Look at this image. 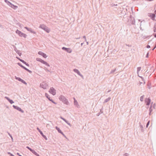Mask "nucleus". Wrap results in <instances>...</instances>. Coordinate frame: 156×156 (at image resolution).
Wrapping results in <instances>:
<instances>
[{
    "mask_svg": "<svg viewBox=\"0 0 156 156\" xmlns=\"http://www.w3.org/2000/svg\"><path fill=\"white\" fill-rule=\"evenodd\" d=\"M150 122V121H149L147 122V124H146V127L147 128L148 127L149 124Z\"/></svg>",
    "mask_w": 156,
    "mask_h": 156,
    "instance_id": "40",
    "label": "nucleus"
},
{
    "mask_svg": "<svg viewBox=\"0 0 156 156\" xmlns=\"http://www.w3.org/2000/svg\"><path fill=\"white\" fill-rule=\"evenodd\" d=\"M24 28L25 29H26L28 31H29L30 30V28H28V27H24Z\"/></svg>",
    "mask_w": 156,
    "mask_h": 156,
    "instance_id": "43",
    "label": "nucleus"
},
{
    "mask_svg": "<svg viewBox=\"0 0 156 156\" xmlns=\"http://www.w3.org/2000/svg\"><path fill=\"white\" fill-rule=\"evenodd\" d=\"M152 104H151V105H152ZM152 105H151V106H150V107L149 108V112H152Z\"/></svg>",
    "mask_w": 156,
    "mask_h": 156,
    "instance_id": "31",
    "label": "nucleus"
},
{
    "mask_svg": "<svg viewBox=\"0 0 156 156\" xmlns=\"http://www.w3.org/2000/svg\"><path fill=\"white\" fill-rule=\"evenodd\" d=\"M16 33L18 34L21 37H23L25 38L27 36V35L26 34L22 32L21 31L19 30H17L16 31Z\"/></svg>",
    "mask_w": 156,
    "mask_h": 156,
    "instance_id": "3",
    "label": "nucleus"
},
{
    "mask_svg": "<svg viewBox=\"0 0 156 156\" xmlns=\"http://www.w3.org/2000/svg\"><path fill=\"white\" fill-rule=\"evenodd\" d=\"M5 2L7 4L9 5L10 4V3H11L9 1L7 0H5Z\"/></svg>",
    "mask_w": 156,
    "mask_h": 156,
    "instance_id": "35",
    "label": "nucleus"
},
{
    "mask_svg": "<svg viewBox=\"0 0 156 156\" xmlns=\"http://www.w3.org/2000/svg\"><path fill=\"white\" fill-rule=\"evenodd\" d=\"M67 124L68 125H69L70 126H71V124L69 122Z\"/></svg>",
    "mask_w": 156,
    "mask_h": 156,
    "instance_id": "53",
    "label": "nucleus"
},
{
    "mask_svg": "<svg viewBox=\"0 0 156 156\" xmlns=\"http://www.w3.org/2000/svg\"><path fill=\"white\" fill-rule=\"evenodd\" d=\"M117 5H118L117 4H115L113 3H112L110 4V6L111 7H113L114 6H117Z\"/></svg>",
    "mask_w": 156,
    "mask_h": 156,
    "instance_id": "32",
    "label": "nucleus"
},
{
    "mask_svg": "<svg viewBox=\"0 0 156 156\" xmlns=\"http://www.w3.org/2000/svg\"><path fill=\"white\" fill-rule=\"evenodd\" d=\"M154 32H156V29H154Z\"/></svg>",
    "mask_w": 156,
    "mask_h": 156,
    "instance_id": "55",
    "label": "nucleus"
},
{
    "mask_svg": "<svg viewBox=\"0 0 156 156\" xmlns=\"http://www.w3.org/2000/svg\"><path fill=\"white\" fill-rule=\"evenodd\" d=\"M149 52L148 51L147 54V55H146V58H148V56H149Z\"/></svg>",
    "mask_w": 156,
    "mask_h": 156,
    "instance_id": "45",
    "label": "nucleus"
},
{
    "mask_svg": "<svg viewBox=\"0 0 156 156\" xmlns=\"http://www.w3.org/2000/svg\"><path fill=\"white\" fill-rule=\"evenodd\" d=\"M49 91L50 93L53 95H55L56 94V90L53 87L50 88Z\"/></svg>",
    "mask_w": 156,
    "mask_h": 156,
    "instance_id": "6",
    "label": "nucleus"
},
{
    "mask_svg": "<svg viewBox=\"0 0 156 156\" xmlns=\"http://www.w3.org/2000/svg\"><path fill=\"white\" fill-rule=\"evenodd\" d=\"M154 37L156 38V34H154Z\"/></svg>",
    "mask_w": 156,
    "mask_h": 156,
    "instance_id": "56",
    "label": "nucleus"
},
{
    "mask_svg": "<svg viewBox=\"0 0 156 156\" xmlns=\"http://www.w3.org/2000/svg\"><path fill=\"white\" fill-rule=\"evenodd\" d=\"M36 61H37L40 62H41V63L45 65L46 66L49 67L50 65L47 62L44 61L41 58H37L36 59Z\"/></svg>",
    "mask_w": 156,
    "mask_h": 156,
    "instance_id": "4",
    "label": "nucleus"
},
{
    "mask_svg": "<svg viewBox=\"0 0 156 156\" xmlns=\"http://www.w3.org/2000/svg\"><path fill=\"white\" fill-rule=\"evenodd\" d=\"M37 130L40 133L41 135L46 140H48V139L46 136L44 135L43 132L41 130L39 129V128L38 127H37Z\"/></svg>",
    "mask_w": 156,
    "mask_h": 156,
    "instance_id": "7",
    "label": "nucleus"
},
{
    "mask_svg": "<svg viewBox=\"0 0 156 156\" xmlns=\"http://www.w3.org/2000/svg\"><path fill=\"white\" fill-rule=\"evenodd\" d=\"M14 50L16 51V53H17L19 55H20V56L21 55V52H20V51L18 50L16 48V47H15L14 48Z\"/></svg>",
    "mask_w": 156,
    "mask_h": 156,
    "instance_id": "18",
    "label": "nucleus"
},
{
    "mask_svg": "<svg viewBox=\"0 0 156 156\" xmlns=\"http://www.w3.org/2000/svg\"><path fill=\"white\" fill-rule=\"evenodd\" d=\"M73 71L77 73L79 76H80L82 78H83V76L80 73V71L77 69H73Z\"/></svg>",
    "mask_w": 156,
    "mask_h": 156,
    "instance_id": "12",
    "label": "nucleus"
},
{
    "mask_svg": "<svg viewBox=\"0 0 156 156\" xmlns=\"http://www.w3.org/2000/svg\"><path fill=\"white\" fill-rule=\"evenodd\" d=\"M156 45H155V46H154V48L152 49V50H154V49L156 48Z\"/></svg>",
    "mask_w": 156,
    "mask_h": 156,
    "instance_id": "52",
    "label": "nucleus"
},
{
    "mask_svg": "<svg viewBox=\"0 0 156 156\" xmlns=\"http://www.w3.org/2000/svg\"><path fill=\"white\" fill-rule=\"evenodd\" d=\"M62 49L63 50H65V51H66V50L67 49V48H66L65 47H63L62 48Z\"/></svg>",
    "mask_w": 156,
    "mask_h": 156,
    "instance_id": "41",
    "label": "nucleus"
},
{
    "mask_svg": "<svg viewBox=\"0 0 156 156\" xmlns=\"http://www.w3.org/2000/svg\"><path fill=\"white\" fill-rule=\"evenodd\" d=\"M151 112H149V115H151Z\"/></svg>",
    "mask_w": 156,
    "mask_h": 156,
    "instance_id": "61",
    "label": "nucleus"
},
{
    "mask_svg": "<svg viewBox=\"0 0 156 156\" xmlns=\"http://www.w3.org/2000/svg\"><path fill=\"white\" fill-rule=\"evenodd\" d=\"M38 54L39 55H41L44 58H46L47 57V56L46 55V54H45L43 53V52H41V51H39L38 52Z\"/></svg>",
    "mask_w": 156,
    "mask_h": 156,
    "instance_id": "15",
    "label": "nucleus"
},
{
    "mask_svg": "<svg viewBox=\"0 0 156 156\" xmlns=\"http://www.w3.org/2000/svg\"><path fill=\"white\" fill-rule=\"evenodd\" d=\"M55 129L58 131V132L59 133H62V131L59 128H58L57 126H56L55 127Z\"/></svg>",
    "mask_w": 156,
    "mask_h": 156,
    "instance_id": "19",
    "label": "nucleus"
},
{
    "mask_svg": "<svg viewBox=\"0 0 156 156\" xmlns=\"http://www.w3.org/2000/svg\"><path fill=\"white\" fill-rule=\"evenodd\" d=\"M7 154H9L10 155V156H15L14 155H13L12 154H11L10 152H8Z\"/></svg>",
    "mask_w": 156,
    "mask_h": 156,
    "instance_id": "39",
    "label": "nucleus"
},
{
    "mask_svg": "<svg viewBox=\"0 0 156 156\" xmlns=\"http://www.w3.org/2000/svg\"><path fill=\"white\" fill-rule=\"evenodd\" d=\"M139 124H140V129H141V131L142 132H143L144 131V127L142 125H140V122Z\"/></svg>",
    "mask_w": 156,
    "mask_h": 156,
    "instance_id": "25",
    "label": "nucleus"
},
{
    "mask_svg": "<svg viewBox=\"0 0 156 156\" xmlns=\"http://www.w3.org/2000/svg\"><path fill=\"white\" fill-rule=\"evenodd\" d=\"M141 68L140 67H137V73L139 71H140V70L141 69Z\"/></svg>",
    "mask_w": 156,
    "mask_h": 156,
    "instance_id": "38",
    "label": "nucleus"
},
{
    "mask_svg": "<svg viewBox=\"0 0 156 156\" xmlns=\"http://www.w3.org/2000/svg\"><path fill=\"white\" fill-rule=\"evenodd\" d=\"M139 76L141 78V79L142 80V81L144 82V84L145 83V80H144V78L143 77H142V76Z\"/></svg>",
    "mask_w": 156,
    "mask_h": 156,
    "instance_id": "30",
    "label": "nucleus"
},
{
    "mask_svg": "<svg viewBox=\"0 0 156 156\" xmlns=\"http://www.w3.org/2000/svg\"><path fill=\"white\" fill-rule=\"evenodd\" d=\"M31 152L37 156H39V155L37 154L34 150H33Z\"/></svg>",
    "mask_w": 156,
    "mask_h": 156,
    "instance_id": "21",
    "label": "nucleus"
},
{
    "mask_svg": "<svg viewBox=\"0 0 156 156\" xmlns=\"http://www.w3.org/2000/svg\"><path fill=\"white\" fill-rule=\"evenodd\" d=\"M148 16H149L151 17L152 20H155V14L152 13H148Z\"/></svg>",
    "mask_w": 156,
    "mask_h": 156,
    "instance_id": "11",
    "label": "nucleus"
},
{
    "mask_svg": "<svg viewBox=\"0 0 156 156\" xmlns=\"http://www.w3.org/2000/svg\"><path fill=\"white\" fill-rule=\"evenodd\" d=\"M111 99V98L110 97H109L108 98L105 99L104 101V103H106L108 102V101H109Z\"/></svg>",
    "mask_w": 156,
    "mask_h": 156,
    "instance_id": "23",
    "label": "nucleus"
},
{
    "mask_svg": "<svg viewBox=\"0 0 156 156\" xmlns=\"http://www.w3.org/2000/svg\"><path fill=\"white\" fill-rule=\"evenodd\" d=\"M147 48H150V45H147Z\"/></svg>",
    "mask_w": 156,
    "mask_h": 156,
    "instance_id": "48",
    "label": "nucleus"
},
{
    "mask_svg": "<svg viewBox=\"0 0 156 156\" xmlns=\"http://www.w3.org/2000/svg\"><path fill=\"white\" fill-rule=\"evenodd\" d=\"M116 69H114L113 70H112L110 72V73H114V72H115L116 71Z\"/></svg>",
    "mask_w": 156,
    "mask_h": 156,
    "instance_id": "37",
    "label": "nucleus"
},
{
    "mask_svg": "<svg viewBox=\"0 0 156 156\" xmlns=\"http://www.w3.org/2000/svg\"><path fill=\"white\" fill-rule=\"evenodd\" d=\"M143 21H144V22H145V21H144V20H143V21H141L140 26V30H144V29H142V27H141V23H142V22H143Z\"/></svg>",
    "mask_w": 156,
    "mask_h": 156,
    "instance_id": "34",
    "label": "nucleus"
},
{
    "mask_svg": "<svg viewBox=\"0 0 156 156\" xmlns=\"http://www.w3.org/2000/svg\"><path fill=\"white\" fill-rule=\"evenodd\" d=\"M154 14H155V15L156 14V10H155L154 11Z\"/></svg>",
    "mask_w": 156,
    "mask_h": 156,
    "instance_id": "60",
    "label": "nucleus"
},
{
    "mask_svg": "<svg viewBox=\"0 0 156 156\" xmlns=\"http://www.w3.org/2000/svg\"><path fill=\"white\" fill-rule=\"evenodd\" d=\"M142 83V82H139V84L140 85L141 84V83Z\"/></svg>",
    "mask_w": 156,
    "mask_h": 156,
    "instance_id": "63",
    "label": "nucleus"
},
{
    "mask_svg": "<svg viewBox=\"0 0 156 156\" xmlns=\"http://www.w3.org/2000/svg\"><path fill=\"white\" fill-rule=\"evenodd\" d=\"M60 118L62 119V120H63V121L65 119L63 118L62 117V116H60Z\"/></svg>",
    "mask_w": 156,
    "mask_h": 156,
    "instance_id": "50",
    "label": "nucleus"
},
{
    "mask_svg": "<svg viewBox=\"0 0 156 156\" xmlns=\"http://www.w3.org/2000/svg\"><path fill=\"white\" fill-rule=\"evenodd\" d=\"M63 136L66 137V136H65V134L63 133L62 132V133H61Z\"/></svg>",
    "mask_w": 156,
    "mask_h": 156,
    "instance_id": "49",
    "label": "nucleus"
},
{
    "mask_svg": "<svg viewBox=\"0 0 156 156\" xmlns=\"http://www.w3.org/2000/svg\"><path fill=\"white\" fill-rule=\"evenodd\" d=\"M24 69L25 70L27 71L28 72L30 73H32V71H31L30 70H29V69H27L26 68L25 69Z\"/></svg>",
    "mask_w": 156,
    "mask_h": 156,
    "instance_id": "29",
    "label": "nucleus"
},
{
    "mask_svg": "<svg viewBox=\"0 0 156 156\" xmlns=\"http://www.w3.org/2000/svg\"><path fill=\"white\" fill-rule=\"evenodd\" d=\"M103 107L101 109H100V112L98 113L97 114V116H99L102 113H103Z\"/></svg>",
    "mask_w": 156,
    "mask_h": 156,
    "instance_id": "20",
    "label": "nucleus"
},
{
    "mask_svg": "<svg viewBox=\"0 0 156 156\" xmlns=\"http://www.w3.org/2000/svg\"><path fill=\"white\" fill-rule=\"evenodd\" d=\"M15 79H16L18 80L19 81L21 82L22 83H23L25 84H26V85L27 84V83H26V82L23 79H21L20 77H17L16 76H15Z\"/></svg>",
    "mask_w": 156,
    "mask_h": 156,
    "instance_id": "9",
    "label": "nucleus"
},
{
    "mask_svg": "<svg viewBox=\"0 0 156 156\" xmlns=\"http://www.w3.org/2000/svg\"><path fill=\"white\" fill-rule=\"evenodd\" d=\"M59 99L62 101L66 105H68L69 102L66 98L63 95H61L59 98Z\"/></svg>",
    "mask_w": 156,
    "mask_h": 156,
    "instance_id": "1",
    "label": "nucleus"
},
{
    "mask_svg": "<svg viewBox=\"0 0 156 156\" xmlns=\"http://www.w3.org/2000/svg\"><path fill=\"white\" fill-rule=\"evenodd\" d=\"M29 31H30L31 33H32L34 34H36V32L35 31H33V30L31 28H30V30Z\"/></svg>",
    "mask_w": 156,
    "mask_h": 156,
    "instance_id": "26",
    "label": "nucleus"
},
{
    "mask_svg": "<svg viewBox=\"0 0 156 156\" xmlns=\"http://www.w3.org/2000/svg\"><path fill=\"white\" fill-rule=\"evenodd\" d=\"M144 95H143L140 97V100L141 101H144Z\"/></svg>",
    "mask_w": 156,
    "mask_h": 156,
    "instance_id": "28",
    "label": "nucleus"
},
{
    "mask_svg": "<svg viewBox=\"0 0 156 156\" xmlns=\"http://www.w3.org/2000/svg\"><path fill=\"white\" fill-rule=\"evenodd\" d=\"M16 58L18 59L20 61L23 63L24 64H25L27 66H29V65L26 62H25L24 60H23L20 59L19 58L16 57Z\"/></svg>",
    "mask_w": 156,
    "mask_h": 156,
    "instance_id": "13",
    "label": "nucleus"
},
{
    "mask_svg": "<svg viewBox=\"0 0 156 156\" xmlns=\"http://www.w3.org/2000/svg\"><path fill=\"white\" fill-rule=\"evenodd\" d=\"M8 133V134H9V136L11 137V138L12 139V135L10 134L9 133H8V132H7Z\"/></svg>",
    "mask_w": 156,
    "mask_h": 156,
    "instance_id": "47",
    "label": "nucleus"
},
{
    "mask_svg": "<svg viewBox=\"0 0 156 156\" xmlns=\"http://www.w3.org/2000/svg\"><path fill=\"white\" fill-rule=\"evenodd\" d=\"M17 154L18 155H19V156H22L21 155H20V154H19V153H17Z\"/></svg>",
    "mask_w": 156,
    "mask_h": 156,
    "instance_id": "51",
    "label": "nucleus"
},
{
    "mask_svg": "<svg viewBox=\"0 0 156 156\" xmlns=\"http://www.w3.org/2000/svg\"><path fill=\"white\" fill-rule=\"evenodd\" d=\"M5 98L11 104H12L14 103V102L12 100L10 99L9 97H5Z\"/></svg>",
    "mask_w": 156,
    "mask_h": 156,
    "instance_id": "17",
    "label": "nucleus"
},
{
    "mask_svg": "<svg viewBox=\"0 0 156 156\" xmlns=\"http://www.w3.org/2000/svg\"><path fill=\"white\" fill-rule=\"evenodd\" d=\"M155 105V104H154V105H153V108H154Z\"/></svg>",
    "mask_w": 156,
    "mask_h": 156,
    "instance_id": "64",
    "label": "nucleus"
},
{
    "mask_svg": "<svg viewBox=\"0 0 156 156\" xmlns=\"http://www.w3.org/2000/svg\"><path fill=\"white\" fill-rule=\"evenodd\" d=\"M26 148H27L31 152L32 151H33V149L31 148L30 147H29L28 146H27Z\"/></svg>",
    "mask_w": 156,
    "mask_h": 156,
    "instance_id": "33",
    "label": "nucleus"
},
{
    "mask_svg": "<svg viewBox=\"0 0 156 156\" xmlns=\"http://www.w3.org/2000/svg\"><path fill=\"white\" fill-rule=\"evenodd\" d=\"M150 37V36H144V39L148 38Z\"/></svg>",
    "mask_w": 156,
    "mask_h": 156,
    "instance_id": "42",
    "label": "nucleus"
},
{
    "mask_svg": "<svg viewBox=\"0 0 156 156\" xmlns=\"http://www.w3.org/2000/svg\"><path fill=\"white\" fill-rule=\"evenodd\" d=\"M154 29H156V25H154Z\"/></svg>",
    "mask_w": 156,
    "mask_h": 156,
    "instance_id": "59",
    "label": "nucleus"
},
{
    "mask_svg": "<svg viewBox=\"0 0 156 156\" xmlns=\"http://www.w3.org/2000/svg\"><path fill=\"white\" fill-rule=\"evenodd\" d=\"M24 28L25 29H26L28 31H29L30 30V28H28V27H24Z\"/></svg>",
    "mask_w": 156,
    "mask_h": 156,
    "instance_id": "44",
    "label": "nucleus"
},
{
    "mask_svg": "<svg viewBox=\"0 0 156 156\" xmlns=\"http://www.w3.org/2000/svg\"><path fill=\"white\" fill-rule=\"evenodd\" d=\"M17 64L20 67L23 69H25L26 68L25 67L23 66L20 63L18 62L17 63Z\"/></svg>",
    "mask_w": 156,
    "mask_h": 156,
    "instance_id": "24",
    "label": "nucleus"
},
{
    "mask_svg": "<svg viewBox=\"0 0 156 156\" xmlns=\"http://www.w3.org/2000/svg\"><path fill=\"white\" fill-rule=\"evenodd\" d=\"M129 155V154L127 153H125L124 154V156H128Z\"/></svg>",
    "mask_w": 156,
    "mask_h": 156,
    "instance_id": "46",
    "label": "nucleus"
},
{
    "mask_svg": "<svg viewBox=\"0 0 156 156\" xmlns=\"http://www.w3.org/2000/svg\"><path fill=\"white\" fill-rule=\"evenodd\" d=\"M66 51L68 53H71L72 52V50L70 48H67V49Z\"/></svg>",
    "mask_w": 156,
    "mask_h": 156,
    "instance_id": "22",
    "label": "nucleus"
},
{
    "mask_svg": "<svg viewBox=\"0 0 156 156\" xmlns=\"http://www.w3.org/2000/svg\"><path fill=\"white\" fill-rule=\"evenodd\" d=\"M64 121L66 122L67 121L65 119L64 120Z\"/></svg>",
    "mask_w": 156,
    "mask_h": 156,
    "instance_id": "58",
    "label": "nucleus"
},
{
    "mask_svg": "<svg viewBox=\"0 0 156 156\" xmlns=\"http://www.w3.org/2000/svg\"><path fill=\"white\" fill-rule=\"evenodd\" d=\"M135 19H134L132 21L131 24L133 25H134L135 24Z\"/></svg>",
    "mask_w": 156,
    "mask_h": 156,
    "instance_id": "36",
    "label": "nucleus"
},
{
    "mask_svg": "<svg viewBox=\"0 0 156 156\" xmlns=\"http://www.w3.org/2000/svg\"><path fill=\"white\" fill-rule=\"evenodd\" d=\"M64 121L66 122L67 121L65 119L64 120Z\"/></svg>",
    "mask_w": 156,
    "mask_h": 156,
    "instance_id": "57",
    "label": "nucleus"
},
{
    "mask_svg": "<svg viewBox=\"0 0 156 156\" xmlns=\"http://www.w3.org/2000/svg\"><path fill=\"white\" fill-rule=\"evenodd\" d=\"M48 87V84L45 82H43L40 84V87L44 89H46Z\"/></svg>",
    "mask_w": 156,
    "mask_h": 156,
    "instance_id": "5",
    "label": "nucleus"
},
{
    "mask_svg": "<svg viewBox=\"0 0 156 156\" xmlns=\"http://www.w3.org/2000/svg\"><path fill=\"white\" fill-rule=\"evenodd\" d=\"M83 44V43H81V46H82Z\"/></svg>",
    "mask_w": 156,
    "mask_h": 156,
    "instance_id": "62",
    "label": "nucleus"
},
{
    "mask_svg": "<svg viewBox=\"0 0 156 156\" xmlns=\"http://www.w3.org/2000/svg\"><path fill=\"white\" fill-rule=\"evenodd\" d=\"M145 101L147 105H149L151 101V99L149 98H146L145 100Z\"/></svg>",
    "mask_w": 156,
    "mask_h": 156,
    "instance_id": "14",
    "label": "nucleus"
},
{
    "mask_svg": "<svg viewBox=\"0 0 156 156\" xmlns=\"http://www.w3.org/2000/svg\"><path fill=\"white\" fill-rule=\"evenodd\" d=\"M74 105H78V103L77 101L74 98Z\"/></svg>",
    "mask_w": 156,
    "mask_h": 156,
    "instance_id": "27",
    "label": "nucleus"
},
{
    "mask_svg": "<svg viewBox=\"0 0 156 156\" xmlns=\"http://www.w3.org/2000/svg\"><path fill=\"white\" fill-rule=\"evenodd\" d=\"M83 38L85 40V39H86V37L85 36H84L83 37Z\"/></svg>",
    "mask_w": 156,
    "mask_h": 156,
    "instance_id": "54",
    "label": "nucleus"
},
{
    "mask_svg": "<svg viewBox=\"0 0 156 156\" xmlns=\"http://www.w3.org/2000/svg\"><path fill=\"white\" fill-rule=\"evenodd\" d=\"M39 28H41V29H43L48 33H49L50 32L49 28L43 24H41L39 27Z\"/></svg>",
    "mask_w": 156,
    "mask_h": 156,
    "instance_id": "2",
    "label": "nucleus"
},
{
    "mask_svg": "<svg viewBox=\"0 0 156 156\" xmlns=\"http://www.w3.org/2000/svg\"><path fill=\"white\" fill-rule=\"evenodd\" d=\"M9 5L13 9H16L18 8V6H17L13 5L11 3H10Z\"/></svg>",
    "mask_w": 156,
    "mask_h": 156,
    "instance_id": "16",
    "label": "nucleus"
},
{
    "mask_svg": "<svg viewBox=\"0 0 156 156\" xmlns=\"http://www.w3.org/2000/svg\"><path fill=\"white\" fill-rule=\"evenodd\" d=\"M13 107L14 108L16 109L17 110L19 111L20 112H21L22 113H23L24 112V111L23 110H22L21 108L17 106L13 105Z\"/></svg>",
    "mask_w": 156,
    "mask_h": 156,
    "instance_id": "8",
    "label": "nucleus"
},
{
    "mask_svg": "<svg viewBox=\"0 0 156 156\" xmlns=\"http://www.w3.org/2000/svg\"><path fill=\"white\" fill-rule=\"evenodd\" d=\"M45 96L46 97V98L48 99L49 101H51L52 103H54L55 104H57L50 97V96L48 94L46 93L45 94Z\"/></svg>",
    "mask_w": 156,
    "mask_h": 156,
    "instance_id": "10",
    "label": "nucleus"
}]
</instances>
